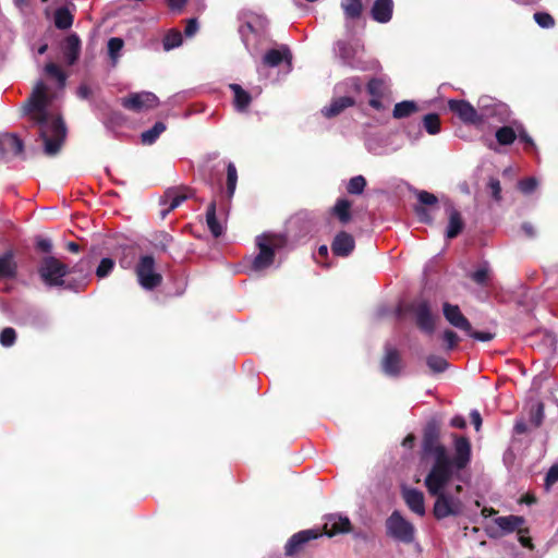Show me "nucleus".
<instances>
[{
    "instance_id": "f257e3e1",
    "label": "nucleus",
    "mask_w": 558,
    "mask_h": 558,
    "mask_svg": "<svg viewBox=\"0 0 558 558\" xmlns=\"http://www.w3.org/2000/svg\"><path fill=\"white\" fill-rule=\"evenodd\" d=\"M453 457H450L441 444L427 440L423 445L426 460H430L424 485L428 494L435 497L433 514L437 520L459 517L463 513L464 502L461 498V472L471 462L470 440L464 436H453Z\"/></svg>"
},
{
    "instance_id": "f03ea898",
    "label": "nucleus",
    "mask_w": 558,
    "mask_h": 558,
    "mask_svg": "<svg viewBox=\"0 0 558 558\" xmlns=\"http://www.w3.org/2000/svg\"><path fill=\"white\" fill-rule=\"evenodd\" d=\"M49 104L47 86L43 81H39L28 100L27 112L32 121L39 126L45 153L54 156L59 153L65 140L66 129L59 113L49 108Z\"/></svg>"
},
{
    "instance_id": "7ed1b4c3",
    "label": "nucleus",
    "mask_w": 558,
    "mask_h": 558,
    "mask_svg": "<svg viewBox=\"0 0 558 558\" xmlns=\"http://www.w3.org/2000/svg\"><path fill=\"white\" fill-rule=\"evenodd\" d=\"M287 244V239L282 234L264 233L256 238L258 254L253 258L251 269L262 272L268 269L275 262L276 252L280 251Z\"/></svg>"
},
{
    "instance_id": "20e7f679",
    "label": "nucleus",
    "mask_w": 558,
    "mask_h": 558,
    "mask_svg": "<svg viewBox=\"0 0 558 558\" xmlns=\"http://www.w3.org/2000/svg\"><path fill=\"white\" fill-rule=\"evenodd\" d=\"M480 110L481 125L484 123H506L510 120L511 111L509 107L492 98L482 96L477 101Z\"/></svg>"
},
{
    "instance_id": "39448f33",
    "label": "nucleus",
    "mask_w": 558,
    "mask_h": 558,
    "mask_svg": "<svg viewBox=\"0 0 558 558\" xmlns=\"http://www.w3.org/2000/svg\"><path fill=\"white\" fill-rule=\"evenodd\" d=\"M364 49L359 40H339L335 47V53L342 64L356 70H365L366 64L362 60Z\"/></svg>"
},
{
    "instance_id": "423d86ee",
    "label": "nucleus",
    "mask_w": 558,
    "mask_h": 558,
    "mask_svg": "<svg viewBox=\"0 0 558 558\" xmlns=\"http://www.w3.org/2000/svg\"><path fill=\"white\" fill-rule=\"evenodd\" d=\"M135 272L140 286L145 290H154L162 282V276L156 270L155 259L150 255L140 258Z\"/></svg>"
},
{
    "instance_id": "0eeeda50",
    "label": "nucleus",
    "mask_w": 558,
    "mask_h": 558,
    "mask_svg": "<svg viewBox=\"0 0 558 558\" xmlns=\"http://www.w3.org/2000/svg\"><path fill=\"white\" fill-rule=\"evenodd\" d=\"M44 282L50 287L61 286L63 277L68 274L66 265L54 257H46L39 269Z\"/></svg>"
},
{
    "instance_id": "6e6552de",
    "label": "nucleus",
    "mask_w": 558,
    "mask_h": 558,
    "mask_svg": "<svg viewBox=\"0 0 558 558\" xmlns=\"http://www.w3.org/2000/svg\"><path fill=\"white\" fill-rule=\"evenodd\" d=\"M410 311L415 315L418 328L430 335L435 330V316L432 314L430 305L426 300H416L411 304Z\"/></svg>"
},
{
    "instance_id": "1a4fd4ad",
    "label": "nucleus",
    "mask_w": 558,
    "mask_h": 558,
    "mask_svg": "<svg viewBox=\"0 0 558 558\" xmlns=\"http://www.w3.org/2000/svg\"><path fill=\"white\" fill-rule=\"evenodd\" d=\"M386 526L388 533L400 541L410 542L413 538V525L397 511L388 518Z\"/></svg>"
},
{
    "instance_id": "9d476101",
    "label": "nucleus",
    "mask_w": 558,
    "mask_h": 558,
    "mask_svg": "<svg viewBox=\"0 0 558 558\" xmlns=\"http://www.w3.org/2000/svg\"><path fill=\"white\" fill-rule=\"evenodd\" d=\"M390 83L386 77H374L367 83L369 106L378 111L385 109L383 99L389 93Z\"/></svg>"
},
{
    "instance_id": "9b49d317",
    "label": "nucleus",
    "mask_w": 558,
    "mask_h": 558,
    "mask_svg": "<svg viewBox=\"0 0 558 558\" xmlns=\"http://www.w3.org/2000/svg\"><path fill=\"white\" fill-rule=\"evenodd\" d=\"M121 104L125 109L138 112L155 108L158 105V98L150 92L134 93L123 98Z\"/></svg>"
},
{
    "instance_id": "f8f14e48",
    "label": "nucleus",
    "mask_w": 558,
    "mask_h": 558,
    "mask_svg": "<svg viewBox=\"0 0 558 558\" xmlns=\"http://www.w3.org/2000/svg\"><path fill=\"white\" fill-rule=\"evenodd\" d=\"M449 109L456 113L464 123L481 126V117L478 108L475 109L465 100L451 99L448 101Z\"/></svg>"
},
{
    "instance_id": "ddd939ff",
    "label": "nucleus",
    "mask_w": 558,
    "mask_h": 558,
    "mask_svg": "<svg viewBox=\"0 0 558 558\" xmlns=\"http://www.w3.org/2000/svg\"><path fill=\"white\" fill-rule=\"evenodd\" d=\"M239 34L246 50L252 57H254L257 52V46L263 37L255 31V27H253L245 14L242 16V24L239 27Z\"/></svg>"
},
{
    "instance_id": "4468645a",
    "label": "nucleus",
    "mask_w": 558,
    "mask_h": 558,
    "mask_svg": "<svg viewBox=\"0 0 558 558\" xmlns=\"http://www.w3.org/2000/svg\"><path fill=\"white\" fill-rule=\"evenodd\" d=\"M322 534L323 533L319 529H308L295 533L293 536H291L286 545V555L293 556L299 554L302 550L304 544L312 539H316Z\"/></svg>"
},
{
    "instance_id": "2eb2a0df",
    "label": "nucleus",
    "mask_w": 558,
    "mask_h": 558,
    "mask_svg": "<svg viewBox=\"0 0 558 558\" xmlns=\"http://www.w3.org/2000/svg\"><path fill=\"white\" fill-rule=\"evenodd\" d=\"M351 530L349 518L340 514H329L323 525L324 534L332 537L338 534L348 533Z\"/></svg>"
},
{
    "instance_id": "dca6fc26",
    "label": "nucleus",
    "mask_w": 558,
    "mask_h": 558,
    "mask_svg": "<svg viewBox=\"0 0 558 558\" xmlns=\"http://www.w3.org/2000/svg\"><path fill=\"white\" fill-rule=\"evenodd\" d=\"M442 312H444L445 318L453 327H456V328H458L460 330H463L464 332L471 330L470 322L461 313V311H460L458 305H452V304H449V303H445L444 306H442Z\"/></svg>"
},
{
    "instance_id": "f3484780",
    "label": "nucleus",
    "mask_w": 558,
    "mask_h": 558,
    "mask_svg": "<svg viewBox=\"0 0 558 558\" xmlns=\"http://www.w3.org/2000/svg\"><path fill=\"white\" fill-rule=\"evenodd\" d=\"M402 496L408 507L420 517L425 514L424 494L416 488L405 487L402 489Z\"/></svg>"
},
{
    "instance_id": "a211bd4d",
    "label": "nucleus",
    "mask_w": 558,
    "mask_h": 558,
    "mask_svg": "<svg viewBox=\"0 0 558 558\" xmlns=\"http://www.w3.org/2000/svg\"><path fill=\"white\" fill-rule=\"evenodd\" d=\"M61 50L68 65H73L80 58L81 39L76 34H70L64 39Z\"/></svg>"
},
{
    "instance_id": "6ab92c4d",
    "label": "nucleus",
    "mask_w": 558,
    "mask_h": 558,
    "mask_svg": "<svg viewBox=\"0 0 558 558\" xmlns=\"http://www.w3.org/2000/svg\"><path fill=\"white\" fill-rule=\"evenodd\" d=\"M354 247L355 241L353 236L344 231L339 232L331 243L333 254L340 257L349 256Z\"/></svg>"
},
{
    "instance_id": "aec40b11",
    "label": "nucleus",
    "mask_w": 558,
    "mask_h": 558,
    "mask_svg": "<svg viewBox=\"0 0 558 558\" xmlns=\"http://www.w3.org/2000/svg\"><path fill=\"white\" fill-rule=\"evenodd\" d=\"M291 60V52L289 48L283 45L280 48L268 50L262 59V64L268 68H275L279 65L282 61H286L290 66Z\"/></svg>"
},
{
    "instance_id": "412c9836",
    "label": "nucleus",
    "mask_w": 558,
    "mask_h": 558,
    "mask_svg": "<svg viewBox=\"0 0 558 558\" xmlns=\"http://www.w3.org/2000/svg\"><path fill=\"white\" fill-rule=\"evenodd\" d=\"M187 197L189 195L181 189L167 190L160 201L161 205L168 206L162 210V216L179 207Z\"/></svg>"
},
{
    "instance_id": "4be33fe9",
    "label": "nucleus",
    "mask_w": 558,
    "mask_h": 558,
    "mask_svg": "<svg viewBox=\"0 0 558 558\" xmlns=\"http://www.w3.org/2000/svg\"><path fill=\"white\" fill-rule=\"evenodd\" d=\"M392 0H376L371 9V15L378 23H388L392 17Z\"/></svg>"
},
{
    "instance_id": "5701e85b",
    "label": "nucleus",
    "mask_w": 558,
    "mask_h": 558,
    "mask_svg": "<svg viewBox=\"0 0 558 558\" xmlns=\"http://www.w3.org/2000/svg\"><path fill=\"white\" fill-rule=\"evenodd\" d=\"M383 369L387 375L397 376L401 371V357L397 349L387 347L383 359Z\"/></svg>"
},
{
    "instance_id": "b1692460",
    "label": "nucleus",
    "mask_w": 558,
    "mask_h": 558,
    "mask_svg": "<svg viewBox=\"0 0 558 558\" xmlns=\"http://www.w3.org/2000/svg\"><path fill=\"white\" fill-rule=\"evenodd\" d=\"M353 105L354 99L350 96L335 97L329 106H325L322 109V113L326 118H333L340 114L344 109L352 107Z\"/></svg>"
},
{
    "instance_id": "393cba45",
    "label": "nucleus",
    "mask_w": 558,
    "mask_h": 558,
    "mask_svg": "<svg viewBox=\"0 0 558 558\" xmlns=\"http://www.w3.org/2000/svg\"><path fill=\"white\" fill-rule=\"evenodd\" d=\"M446 211L449 217L446 236L448 239H453L462 231L464 222L462 220L461 214L453 207L452 204H448Z\"/></svg>"
},
{
    "instance_id": "a878e982",
    "label": "nucleus",
    "mask_w": 558,
    "mask_h": 558,
    "mask_svg": "<svg viewBox=\"0 0 558 558\" xmlns=\"http://www.w3.org/2000/svg\"><path fill=\"white\" fill-rule=\"evenodd\" d=\"M525 520L521 515H506V517H498L495 519V524L501 530L504 534H509L514 531H519L522 529V525L524 524Z\"/></svg>"
},
{
    "instance_id": "bb28decb",
    "label": "nucleus",
    "mask_w": 558,
    "mask_h": 558,
    "mask_svg": "<svg viewBox=\"0 0 558 558\" xmlns=\"http://www.w3.org/2000/svg\"><path fill=\"white\" fill-rule=\"evenodd\" d=\"M206 222L208 229L215 238L220 236L225 231V226L217 219L216 216V203L213 201L207 207L206 210Z\"/></svg>"
},
{
    "instance_id": "cd10ccee",
    "label": "nucleus",
    "mask_w": 558,
    "mask_h": 558,
    "mask_svg": "<svg viewBox=\"0 0 558 558\" xmlns=\"http://www.w3.org/2000/svg\"><path fill=\"white\" fill-rule=\"evenodd\" d=\"M230 88L233 92V104L235 109L240 112L245 111L252 101L251 95L238 84H231Z\"/></svg>"
},
{
    "instance_id": "c85d7f7f",
    "label": "nucleus",
    "mask_w": 558,
    "mask_h": 558,
    "mask_svg": "<svg viewBox=\"0 0 558 558\" xmlns=\"http://www.w3.org/2000/svg\"><path fill=\"white\" fill-rule=\"evenodd\" d=\"M351 202L345 198H339L333 205L331 211L342 225L351 220Z\"/></svg>"
},
{
    "instance_id": "c756f323",
    "label": "nucleus",
    "mask_w": 558,
    "mask_h": 558,
    "mask_svg": "<svg viewBox=\"0 0 558 558\" xmlns=\"http://www.w3.org/2000/svg\"><path fill=\"white\" fill-rule=\"evenodd\" d=\"M340 5L345 17L349 20H356L362 14V0H341Z\"/></svg>"
},
{
    "instance_id": "7c9ffc66",
    "label": "nucleus",
    "mask_w": 558,
    "mask_h": 558,
    "mask_svg": "<svg viewBox=\"0 0 558 558\" xmlns=\"http://www.w3.org/2000/svg\"><path fill=\"white\" fill-rule=\"evenodd\" d=\"M496 140L500 145H510L517 138V126L514 122L512 125H504L496 131Z\"/></svg>"
},
{
    "instance_id": "2f4dec72",
    "label": "nucleus",
    "mask_w": 558,
    "mask_h": 558,
    "mask_svg": "<svg viewBox=\"0 0 558 558\" xmlns=\"http://www.w3.org/2000/svg\"><path fill=\"white\" fill-rule=\"evenodd\" d=\"M73 24V15L66 8H59L54 12V25L59 29H68Z\"/></svg>"
},
{
    "instance_id": "473e14b6",
    "label": "nucleus",
    "mask_w": 558,
    "mask_h": 558,
    "mask_svg": "<svg viewBox=\"0 0 558 558\" xmlns=\"http://www.w3.org/2000/svg\"><path fill=\"white\" fill-rule=\"evenodd\" d=\"M417 110V106L412 100H404L401 102L396 104L392 116L396 119H402L411 116Z\"/></svg>"
},
{
    "instance_id": "72a5a7b5",
    "label": "nucleus",
    "mask_w": 558,
    "mask_h": 558,
    "mask_svg": "<svg viewBox=\"0 0 558 558\" xmlns=\"http://www.w3.org/2000/svg\"><path fill=\"white\" fill-rule=\"evenodd\" d=\"M16 265L13 255L8 252L0 256V277H12L15 275Z\"/></svg>"
},
{
    "instance_id": "f704fd0d",
    "label": "nucleus",
    "mask_w": 558,
    "mask_h": 558,
    "mask_svg": "<svg viewBox=\"0 0 558 558\" xmlns=\"http://www.w3.org/2000/svg\"><path fill=\"white\" fill-rule=\"evenodd\" d=\"M165 130L166 124L163 122H156L153 128L142 133V143L146 145H151L153 143L156 142V140Z\"/></svg>"
},
{
    "instance_id": "c9c22d12",
    "label": "nucleus",
    "mask_w": 558,
    "mask_h": 558,
    "mask_svg": "<svg viewBox=\"0 0 558 558\" xmlns=\"http://www.w3.org/2000/svg\"><path fill=\"white\" fill-rule=\"evenodd\" d=\"M248 21L252 23L255 31L264 38L268 26V21L265 16L257 13H244Z\"/></svg>"
},
{
    "instance_id": "e433bc0d",
    "label": "nucleus",
    "mask_w": 558,
    "mask_h": 558,
    "mask_svg": "<svg viewBox=\"0 0 558 558\" xmlns=\"http://www.w3.org/2000/svg\"><path fill=\"white\" fill-rule=\"evenodd\" d=\"M2 150H12L15 155H20L23 151V143L16 135H7L1 141Z\"/></svg>"
},
{
    "instance_id": "4c0bfd02",
    "label": "nucleus",
    "mask_w": 558,
    "mask_h": 558,
    "mask_svg": "<svg viewBox=\"0 0 558 558\" xmlns=\"http://www.w3.org/2000/svg\"><path fill=\"white\" fill-rule=\"evenodd\" d=\"M182 44V34L179 31H169L162 40V46L166 51L178 48Z\"/></svg>"
},
{
    "instance_id": "58836bf2",
    "label": "nucleus",
    "mask_w": 558,
    "mask_h": 558,
    "mask_svg": "<svg viewBox=\"0 0 558 558\" xmlns=\"http://www.w3.org/2000/svg\"><path fill=\"white\" fill-rule=\"evenodd\" d=\"M426 364L434 373H442L449 367L447 360L436 354L428 355L426 357Z\"/></svg>"
},
{
    "instance_id": "ea45409f",
    "label": "nucleus",
    "mask_w": 558,
    "mask_h": 558,
    "mask_svg": "<svg viewBox=\"0 0 558 558\" xmlns=\"http://www.w3.org/2000/svg\"><path fill=\"white\" fill-rule=\"evenodd\" d=\"M423 126L430 135H436L440 132V120L436 113H428L423 118Z\"/></svg>"
},
{
    "instance_id": "a19ab883",
    "label": "nucleus",
    "mask_w": 558,
    "mask_h": 558,
    "mask_svg": "<svg viewBox=\"0 0 558 558\" xmlns=\"http://www.w3.org/2000/svg\"><path fill=\"white\" fill-rule=\"evenodd\" d=\"M123 40L119 37H112L108 40V53L112 61V64L116 65L118 62V59L120 57V51L123 48Z\"/></svg>"
},
{
    "instance_id": "79ce46f5",
    "label": "nucleus",
    "mask_w": 558,
    "mask_h": 558,
    "mask_svg": "<svg viewBox=\"0 0 558 558\" xmlns=\"http://www.w3.org/2000/svg\"><path fill=\"white\" fill-rule=\"evenodd\" d=\"M238 172L233 162L227 166V194L232 197L236 187Z\"/></svg>"
},
{
    "instance_id": "37998d69",
    "label": "nucleus",
    "mask_w": 558,
    "mask_h": 558,
    "mask_svg": "<svg viewBox=\"0 0 558 558\" xmlns=\"http://www.w3.org/2000/svg\"><path fill=\"white\" fill-rule=\"evenodd\" d=\"M366 186V180L363 175H356L350 179L347 190L350 194H362Z\"/></svg>"
},
{
    "instance_id": "c03bdc74",
    "label": "nucleus",
    "mask_w": 558,
    "mask_h": 558,
    "mask_svg": "<svg viewBox=\"0 0 558 558\" xmlns=\"http://www.w3.org/2000/svg\"><path fill=\"white\" fill-rule=\"evenodd\" d=\"M544 405L542 402H535L532 404L530 412V420L535 427H538L544 420Z\"/></svg>"
},
{
    "instance_id": "a18cd8bd",
    "label": "nucleus",
    "mask_w": 558,
    "mask_h": 558,
    "mask_svg": "<svg viewBox=\"0 0 558 558\" xmlns=\"http://www.w3.org/2000/svg\"><path fill=\"white\" fill-rule=\"evenodd\" d=\"M114 264L112 258H102L96 268V276L100 279L106 278L112 271Z\"/></svg>"
},
{
    "instance_id": "49530a36",
    "label": "nucleus",
    "mask_w": 558,
    "mask_h": 558,
    "mask_svg": "<svg viewBox=\"0 0 558 558\" xmlns=\"http://www.w3.org/2000/svg\"><path fill=\"white\" fill-rule=\"evenodd\" d=\"M45 72L54 77L61 86L65 84L66 76L57 64L52 62L47 63L45 65Z\"/></svg>"
},
{
    "instance_id": "de8ad7c7",
    "label": "nucleus",
    "mask_w": 558,
    "mask_h": 558,
    "mask_svg": "<svg viewBox=\"0 0 558 558\" xmlns=\"http://www.w3.org/2000/svg\"><path fill=\"white\" fill-rule=\"evenodd\" d=\"M537 186L538 181L533 177L523 179L518 183L519 190L525 195L532 194L537 189Z\"/></svg>"
},
{
    "instance_id": "09e8293b",
    "label": "nucleus",
    "mask_w": 558,
    "mask_h": 558,
    "mask_svg": "<svg viewBox=\"0 0 558 558\" xmlns=\"http://www.w3.org/2000/svg\"><path fill=\"white\" fill-rule=\"evenodd\" d=\"M15 339L16 332L11 327H7L0 332V343L5 348L13 345Z\"/></svg>"
},
{
    "instance_id": "8fccbe9b",
    "label": "nucleus",
    "mask_w": 558,
    "mask_h": 558,
    "mask_svg": "<svg viewBox=\"0 0 558 558\" xmlns=\"http://www.w3.org/2000/svg\"><path fill=\"white\" fill-rule=\"evenodd\" d=\"M514 125L517 126V136L520 138V141L522 143L525 144V148H531V149L534 148L535 147L534 141L526 133L524 126L517 121H514Z\"/></svg>"
},
{
    "instance_id": "3c124183",
    "label": "nucleus",
    "mask_w": 558,
    "mask_h": 558,
    "mask_svg": "<svg viewBox=\"0 0 558 558\" xmlns=\"http://www.w3.org/2000/svg\"><path fill=\"white\" fill-rule=\"evenodd\" d=\"M534 20L542 28H550L555 25L553 16L546 12H536Z\"/></svg>"
},
{
    "instance_id": "603ef678",
    "label": "nucleus",
    "mask_w": 558,
    "mask_h": 558,
    "mask_svg": "<svg viewBox=\"0 0 558 558\" xmlns=\"http://www.w3.org/2000/svg\"><path fill=\"white\" fill-rule=\"evenodd\" d=\"M489 269L487 265H482L472 275L471 278L478 284H484L488 279Z\"/></svg>"
},
{
    "instance_id": "864d4df0",
    "label": "nucleus",
    "mask_w": 558,
    "mask_h": 558,
    "mask_svg": "<svg viewBox=\"0 0 558 558\" xmlns=\"http://www.w3.org/2000/svg\"><path fill=\"white\" fill-rule=\"evenodd\" d=\"M442 339L446 342L447 350L454 349L459 342L458 335L450 329H447L442 332Z\"/></svg>"
},
{
    "instance_id": "5fc2aeb1",
    "label": "nucleus",
    "mask_w": 558,
    "mask_h": 558,
    "mask_svg": "<svg viewBox=\"0 0 558 558\" xmlns=\"http://www.w3.org/2000/svg\"><path fill=\"white\" fill-rule=\"evenodd\" d=\"M558 482V464H554L547 472L545 477V485L548 489L551 485Z\"/></svg>"
},
{
    "instance_id": "6e6d98bb",
    "label": "nucleus",
    "mask_w": 558,
    "mask_h": 558,
    "mask_svg": "<svg viewBox=\"0 0 558 558\" xmlns=\"http://www.w3.org/2000/svg\"><path fill=\"white\" fill-rule=\"evenodd\" d=\"M465 333L477 340V341H482V342H487V341H490L493 339V335L490 332H485V331H474L473 328L471 327V330L470 331H465Z\"/></svg>"
},
{
    "instance_id": "4d7b16f0",
    "label": "nucleus",
    "mask_w": 558,
    "mask_h": 558,
    "mask_svg": "<svg viewBox=\"0 0 558 558\" xmlns=\"http://www.w3.org/2000/svg\"><path fill=\"white\" fill-rule=\"evenodd\" d=\"M417 199L422 205H434L437 203V197L434 194L426 191L418 192Z\"/></svg>"
},
{
    "instance_id": "13d9d810",
    "label": "nucleus",
    "mask_w": 558,
    "mask_h": 558,
    "mask_svg": "<svg viewBox=\"0 0 558 558\" xmlns=\"http://www.w3.org/2000/svg\"><path fill=\"white\" fill-rule=\"evenodd\" d=\"M489 189L492 191V195L495 199L499 201L500 199V193H501V186H500V182L496 179H492L489 181Z\"/></svg>"
},
{
    "instance_id": "bf43d9fd",
    "label": "nucleus",
    "mask_w": 558,
    "mask_h": 558,
    "mask_svg": "<svg viewBox=\"0 0 558 558\" xmlns=\"http://www.w3.org/2000/svg\"><path fill=\"white\" fill-rule=\"evenodd\" d=\"M415 213H416V215H417V217L420 218L421 221H423V222H430L432 221V218H430L427 209L424 208L423 206H416Z\"/></svg>"
},
{
    "instance_id": "052dcab7",
    "label": "nucleus",
    "mask_w": 558,
    "mask_h": 558,
    "mask_svg": "<svg viewBox=\"0 0 558 558\" xmlns=\"http://www.w3.org/2000/svg\"><path fill=\"white\" fill-rule=\"evenodd\" d=\"M450 425L452 427H456V428H460V429H463L466 427V421L463 416L461 415H456L451 418L450 421Z\"/></svg>"
},
{
    "instance_id": "680f3d73",
    "label": "nucleus",
    "mask_w": 558,
    "mask_h": 558,
    "mask_svg": "<svg viewBox=\"0 0 558 558\" xmlns=\"http://www.w3.org/2000/svg\"><path fill=\"white\" fill-rule=\"evenodd\" d=\"M470 416H471V421H472L475 429L480 430V428L482 426V417H481L480 412L477 410H472L470 413Z\"/></svg>"
},
{
    "instance_id": "e2e57ef3",
    "label": "nucleus",
    "mask_w": 558,
    "mask_h": 558,
    "mask_svg": "<svg viewBox=\"0 0 558 558\" xmlns=\"http://www.w3.org/2000/svg\"><path fill=\"white\" fill-rule=\"evenodd\" d=\"M518 533H519V541H520L521 545L524 547L532 548L531 538L526 535L525 531L520 529L518 531Z\"/></svg>"
},
{
    "instance_id": "0e129e2a",
    "label": "nucleus",
    "mask_w": 558,
    "mask_h": 558,
    "mask_svg": "<svg viewBox=\"0 0 558 558\" xmlns=\"http://www.w3.org/2000/svg\"><path fill=\"white\" fill-rule=\"evenodd\" d=\"M198 25L195 20H190L185 27V35L191 37L197 32Z\"/></svg>"
},
{
    "instance_id": "69168bd1",
    "label": "nucleus",
    "mask_w": 558,
    "mask_h": 558,
    "mask_svg": "<svg viewBox=\"0 0 558 558\" xmlns=\"http://www.w3.org/2000/svg\"><path fill=\"white\" fill-rule=\"evenodd\" d=\"M167 2L171 10L179 11L185 5L186 0H167Z\"/></svg>"
},
{
    "instance_id": "338daca9",
    "label": "nucleus",
    "mask_w": 558,
    "mask_h": 558,
    "mask_svg": "<svg viewBox=\"0 0 558 558\" xmlns=\"http://www.w3.org/2000/svg\"><path fill=\"white\" fill-rule=\"evenodd\" d=\"M527 430V426L523 420H518L514 424V433L515 434H524Z\"/></svg>"
},
{
    "instance_id": "774afa93",
    "label": "nucleus",
    "mask_w": 558,
    "mask_h": 558,
    "mask_svg": "<svg viewBox=\"0 0 558 558\" xmlns=\"http://www.w3.org/2000/svg\"><path fill=\"white\" fill-rule=\"evenodd\" d=\"M521 228L529 238H533L535 235L534 227L530 222H524Z\"/></svg>"
}]
</instances>
